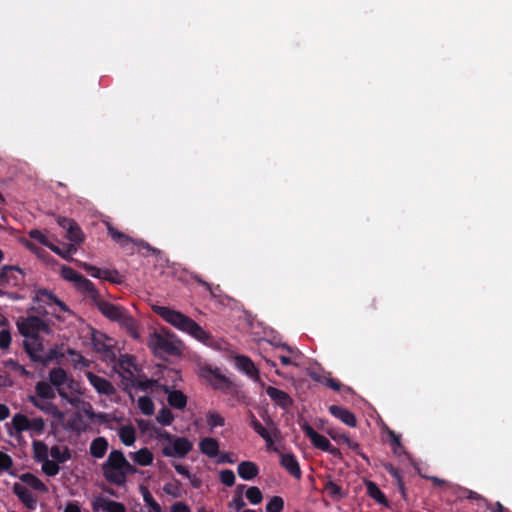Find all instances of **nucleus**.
I'll return each mask as SVG.
<instances>
[{
	"instance_id": "obj_36",
	"label": "nucleus",
	"mask_w": 512,
	"mask_h": 512,
	"mask_svg": "<svg viewBox=\"0 0 512 512\" xmlns=\"http://www.w3.org/2000/svg\"><path fill=\"white\" fill-rule=\"evenodd\" d=\"M133 460L141 466H148L153 462V454L148 448H141L133 454Z\"/></svg>"
},
{
	"instance_id": "obj_6",
	"label": "nucleus",
	"mask_w": 512,
	"mask_h": 512,
	"mask_svg": "<svg viewBox=\"0 0 512 512\" xmlns=\"http://www.w3.org/2000/svg\"><path fill=\"white\" fill-rule=\"evenodd\" d=\"M23 347L34 362L45 363L48 358L43 354V339L40 336L24 337Z\"/></svg>"
},
{
	"instance_id": "obj_25",
	"label": "nucleus",
	"mask_w": 512,
	"mask_h": 512,
	"mask_svg": "<svg viewBox=\"0 0 512 512\" xmlns=\"http://www.w3.org/2000/svg\"><path fill=\"white\" fill-rule=\"evenodd\" d=\"M383 467H384L385 471L394 478L395 484H396L401 496L405 499L406 498V488H405V484L403 481L401 470L399 468L395 467L391 463H385L383 465Z\"/></svg>"
},
{
	"instance_id": "obj_15",
	"label": "nucleus",
	"mask_w": 512,
	"mask_h": 512,
	"mask_svg": "<svg viewBox=\"0 0 512 512\" xmlns=\"http://www.w3.org/2000/svg\"><path fill=\"white\" fill-rule=\"evenodd\" d=\"M36 299L39 302H42L46 305H57L62 312L71 313L69 307L61 301L57 296H55L51 291L47 289H40L37 292Z\"/></svg>"
},
{
	"instance_id": "obj_13",
	"label": "nucleus",
	"mask_w": 512,
	"mask_h": 512,
	"mask_svg": "<svg viewBox=\"0 0 512 512\" xmlns=\"http://www.w3.org/2000/svg\"><path fill=\"white\" fill-rule=\"evenodd\" d=\"M302 430L304 434L310 439L314 447L322 451L329 449V445L331 444L330 441L325 436L315 431L314 428L308 423L302 425Z\"/></svg>"
},
{
	"instance_id": "obj_61",
	"label": "nucleus",
	"mask_w": 512,
	"mask_h": 512,
	"mask_svg": "<svg viewBox=\"0 0 512 512\" xmlns=\"http://www.w3.org/2000/svg\"><path fill=\"white\" fill-rule=\"evenodd\" d=\"M11 334L8 330L3 329L0 331V349L5 350L10 347Z\"/></svg>"
},
{
	"instance_id": "obj_8",
	"label": "nucleus",
	"mask_w": 512,
	"mask_h": 512,
	"mask_svg": "<svg viewBox=\"0 0 512 512\" xmlns=\"http://www.w3.org/2000/svg\"><path fill=\"white\" fill-rule=\"evenodd\" d=\"M93 305L97 307L103 316L114 322H117L119 319H121V316H123L124 312L126 311L124 307L103 300L101 296H99L98 299L93 302Z\"/></svg>"
},
{
	"instance_id": "obj_62",
	"label": "nucleus",
	"mask_w": 512,
	"mask_h": 512,
	"mask_svg": "<svg viewBox=\"0 0 512 512\" xmlns=\"http://www.w3.org/2000/svg\"><path fill=\"white\" fill-rule=\"evenodd\" d=\"M82 268L92 277L100 279L102 269L88 263H83Z\"/></svg>"
},
{
	"instance_id": "obj_28",
	"label": "nucleus",
	"mask_w": 512,
	"mask_h": 512,
	"mask_svg": "<svg viewBox=\"0 0 512 512\" xmlns=\"http://www.w3.org/2000/svg\"><path fill=\"white\" fill-rule=\"evenodd\" d=\"M20 480L36 491H39L42 493L48 492L47 485L41 479H39L37 476H35L32 473L27 472V473L22 474L20 476Z\"/></svg>"
},
{
	"instance_id": "obj_46",
	"label": "nucleus",
	"mask_w": 512,
	"mask_h": 512,
	"mask_svg": "<svg viewBox=\"0 0 512 512\" xmlns=\"http://www.w3.org/2000/svg\"><path fill=\"white\" fill-rule=\"evenodd\" d=\"M41 464L43 473L49 477L56 476L60 471L59 463L54 460L47 459L41 462Z\"/></svg>"
},
{
	"instance_id": "obj_26",
	"label": "nucleus",
	"mask_w": 512,
	"mask_h": 512,
	"mask_svg": "<svg viewBox=\"0 0 512 512\" xmlns=\"http://www.w3.org/2000/svg\"><path fill=\"white\" fill-rule=\"evenodd\" d=\"M235 362H236L237 367L241 371L246 373L248 376L258 377V373H259L258 369L256 368L255 364L249 357L244 356V355H238L235 358Z\"/></svg>"
},
{
	"instance_id": "obj_57",
	"label": "nucleus",
	"mask_w": 512,
	"mask_h": 512,
	"mask_svg": "<svg viewBox=\"0 0 512 512\" xmlns=\"http://www.w3.org/2000/svg\"><path fill=\"white\" fill-rule=\"evenodd\" d=\"M13 466V460L10 455L0 451V473L8 471Z\"/></svg>"
},
{
	"instance_id": "obj_35",
	"label": "nucleus",
	"mask_w": 512,
	"mask_h": 512,
	"mask_svg": "<svg viewBox=\"0 0 512 512\" xmlns=\"http://www.w3.org/2000/svg\"><path fill=\"white\" fill-rule=\"evenodd\" d=\"M51 251L61 256L63 259H70L71 255L76 252V247L73 243L65 244L63 247H59L50 242V245L47 246Z\"/></svg>"
},
{
	"instance_id": "obj_39",
	"label": "nucleus",
	"mask_w": 512,
	"mask_h": 512,
	"mask_svg": "<svg viewBox=\"0 0 512 512\" xmlns=\"http://www.w3.org/2000/svg\"><path fill=\"white\" fill-rule=\"evenodd\" d=\"M11 424L18 433L29 430V419L22 413L15 414L12 418Z\"/></svg>"
},
{
	"instance_id": "obj_17",
	"label": "nucleus",
	"mask_w": 512,
	"mask_h": 512,
	"mask_svg": "<svg viewBox=\"0 0 512 512\" xmlns=\"http://www.w3.org/2000/svg\"><path fill=\"white\" fill-rule=\"evenodd\" d=\"M328 410L331 415L341 420L347 426L355 427L357 425L356 416L348 409L338 405H331Z\"/></svg>"
},
{
	"instance_id": "obj_63",
	"label": "nucleus",
	"mask_w": 512,
	"mask_h": 512,
	"mask_svg": "<svg viewBox=\"0 0 512 512\" xmlns=\"http://www.w3.org/2000/svg\"><path fill=\"white\" fill-rule=\"evenodd\" d=\"M171 512H191V510L186 503L176 502L171 506Z\"/></svg>"
},
{
	"instance_id": "obj_54",
	"label": "nucleus",
	"mask_w": 512,
	"mask_h": 512,
	"mask_svg": "<svg viewBox=\"0 0 512 512\" xmlns=\"http://www.w3.org/2000/svg\"><path fill=\"white\" fill-rule=\"evenodd\" d=\"M219 478L221 483L227 487H231L235 484V474L232 470H222L219 474Z\"/></svg>"
},
{
	"instance_id": "obj_49",
	"label": "nucleus",
	"mask_w": 512,
	"mask_h": 512,
	"mask_svg": "<svg viewBox=\"0 0 512 512\" xmlns=\"http://www.w3.org/2000/svg\"><path fill=\"white\" fill-rule=\"evenodd\" d=\"M244 487H245L244 485H239L237 487L236 495L233 497L232 501L228 504V506L230 508H234L236 511H240L246 505V503L244 502L243 497H242V490Z\"/></svg>"
},
{
	"instance_id": "obj_21",
	"label": "nucleus",
	"mask_w": 512,
	"mask_h": 512,
	"mask_svg": "<svg viewBox=\"0 0 512 512\" xmlns=\"http://www.w3.org/2000/svg\"><path fill=\"white\" fill-rule=\"evenodd\" d=\"M199 450L209 458H216L219 455V441L212 437H205L199 442Z\"/></svg>"
},
{
	"instance_id": "obj_24",
	"label": "nucleus",
	"mask_w": 512,
	"mask_h": 512,
	"mask_svg": "<svg viewBox=\"0 0 512 512\" xmlns=\"http://www.w3.org/2000/svg\"><path fill=\"white\" fill-rule=\"evenodd\" d=\"M108 441L105 437H97L92 440L89 452L92 457L96 459L103 458L108 450Z\"/></svg>"
},
{
	"instance_id": "obj_1",
	"label": "nucleus",
	"mask_w": 512,
	"mask_h": 512,
	"mask_svg": "<svg viewBox=\"0 0 512 512\" xmlns=\"http://www.w3.org/2000/svg\"><path fill=\"white\" fill-rule=\"evenodd\" d=\"M153 311L170 325L201 342L210 339V335L198 323L179 311L165 306H154Z\"/></svg>"
},
{
	"instance_id": "obj_50",
	"label": "nucleus",
	"mask_w": 512,
	"mask_h": 512,
	"mask_svg": "<svg viewBox=\"0 0 512 512\" xmlns=\"http://www.w3.org/2000/svg\"><path fill=\"white\" fill-rule=\"evenodd\" d=\"M174 420V415L170 409L163 407L157 415V421L163 426H169Z\"/></svg>"
},
{
	"instance_id": "obj_43",
	"label": "nucleus",
	"mask_w": 512,
	"mask_h": 512,
	"mask_svg": "<svg viewBox=\"0 0 512 512\" xmlns=\"http://www.w3.org/2000/svg\"><path fill=\"white\" fill-rule=\"evenodd\" d=\"M206 422L211 430L216 427L225 425V418L215 411H208L206 414Z\"/></svg>"
},
{
	"instance_id": "obj_41",
	"label": "nucleus",
	"mask_w": 512,
	"mask_h": 512,
	"mask_svg": "<svg viewBox=\"0 0 512 512\" xmlns=\"http://www.w3.org/2000/svg\"><path fill=\"white\" fill-rule=\"evenodd\" d=\"M163 491L173 498H180L182 496L181 482L174 478L172 482L164 484Z\"/></svg>"
},
{
	"instance_id": "obj_5",
	"label": "nucleus",
	"mask_w": 512,
	"mask_h": 512,
	"mask_svg": "<svg viewBox=\"0 0 512 512\" xmlns=\"http://www.w3.org/2000/svg\"><path fill=\"white\" fill-rule=\"evenodd\" d=\"M120 365L124 369V371L128 374L127 376L121 374L124 390H127L129 386H132V387H136L142 391H146L148 389H151L155 385L156 381L153 379H145V380L136 379L133 372L128 368V366L132 365L130 360L121 361Z\"/></svg>"
},
{
	"instance_id": "obj_34",
	"label": "nucleus",
	"mask_w": 512,
	"mask_h": 512,
	"mask_svg": "<svg viewBox=\"0 0 512 512\" xmlns=\"http://www.w3.org/2000/svg\"><path fill=\"white\" fill-rule=\"evenodd\" d=\"M119 438L126 446H132L136 440V431L132 425L122 426L119 429Z\"/></svg>"
},
{
	"instance_id": "obj_11",
	"label": "nucleus",
	"mask_w": 512,
	"mask_h": 512,
	"mask_svg": "<svg viewBox=\"0 0 512 512\" xmlns=\"http://www.w3.org/2000/svg\"><path fill=\"white\" fill-rule=\"evenodd\" d=\"M12 490L28 509L34 510L36 508L37 498L26 486L16 482L13 484Z\"/></svg>"
},
{
	"instance_id": "obj_12",
	"label": "nucleus",
	"mask_w": 512,
	"mask_h": 512,
	"mask_svg": "<svg viewBox=\"0 0 512 512\" xmlns=\"http://www.w3.org/2000/svg\"><path fill=\"white\" fill-rule=\"evenodd\" d=\"M29 401L34 407H36L37 409L43 411L44 413H46L48 415H51L53 418H55L59 421L64 418V413L61 410H59V408L54 403H52L50 401L45 402V401L38 399L35 396H30Z\"/></svg>"
},
{
	"instance_id": "obj_47",
	"label": "nucleus",
	"mask_w": 512,
	"mask_h": 512,
	"mask_svg": "<svg viewBox=\"0 0 512 512\" xmlns=\"http://www.w3.org/2000/svg\"><path fill=\"white\" fill-rule=\"evenodd\" d=\"M138 407L144 415H151L154 412V403L148 396H142L138 399Z\"/></svg>"
},
{
	"instance_id": "obj_37",
	"label": "nucleus",
	"mask_w": 512,
	"mask_h": 512,
	"mask_svg": "<svg viewBox=\"0 0 512 512\" xmlns=\"http://www.w3.org/2000/svg\"><path fill=\"white\" fill-rule=\"evenodd\" d=\"M50 455L57 463H64L71 458L70 450L67 447L61 449L59 446L54 445L50 448Z\"/></svg>"
},
{
	"instance_id": "obj_29",
	"label": "nucleus",
	"mask_w": 512,
	"mask_h": 512,
	"mask_svg": "<svg viewBox=\"0 0 512 512\" xmlns=\"http://www.w3.org/2000/svg\"><path fill=\"white\" fill-rule=\"evenodd\" d=\"M33 456L37 463H41L49 459L50 450L48 446L40 440H35L32 443Z\"/></svg>"
},
{
	"instance_id": "obj_22",
	"label": "nucleus",
	"mask_w": 512,
	"mask_h": 512,
	"mask_svg": "<svg viewBox=\"0 0 512 512\" xmlns=\"http://www.w3.org/2000/svg\"><path fill=\"white\" fill-rule=\"evenodd\" d=\"M117 322L127 331V333L132 338L138 339L140 337L137 321L131 315H129L127 310L124 312L123 316H121V319H119Z\"/></svg>"
},
{
	"instance_id": "obj_27",
	"label": "nucleus",
	"mask_w": 512,
	"mask_h": 512,
	"mask_svg": "<svg viewBox=\"0 0 512 512\" xmlns=\"http://www.w3.org/2000/svg\"><path fill=\"white\" fill-rule=\"evenodd\" d=\"M367 494L374 499L378 504L385 507L389 506V502L385 494L380 490L378 485L373 481H366Z\"/></svg>"
},
{
	"instance_id": "obj_2",
	"label": "nucleus",
	"mask_w": 512,
	"mask_h": 512,
	"mask_svg": "<svg viewBox=\"0 0 512 512\" xmlns=\"http://www.w3.org/2000/svg\"><path fill=\"white\" fill-rule=\"evenodd\" d=\"M104 478L117 486L125 485L128 474H135L137 469L124 456L121 450H112L101 465Z\"/></svg>"
},
{
	"instance_id": "obj_7",
	"label": "nucleus",
	"mask_w": 512,
	"mask_h": 512,
	"mask_svg": "<svg viewBox=\"0 0 512 512\" xmlns=\"http://www.w3.org/2000/svg\"><path fill=\"white\" fill-rule=\"evenodd\" d=\"M171 443L172 447L165 446L162 449L166 457L184 458L193 448V443L186 437H176Z\"/></svg>"
},
{
	"instance_id": "obj_19",
	"label": "nucleus",
	"mask_w": 512,
	"mask_h": 512,
	"mask_svg": "<svg viewBox=\"0 0 512 512\" xmlns=\"http://www.w3.org/2000/svg\"><path fill=\"white\" fill-rule=\"evenodd\" d=\"M74 286L78 291L84 293L86 297H88L92 301V303L96 301L100 296V293L96 289L94 283L91 282L86 277H84L83 275L80 277V279L77 280Z\"/></svg>"
},
{
	"instance_id": "obj_30",
	"label": "nucleus",
	"mask_w": 512,
	"mask_h": 512,
	"mask_svg": "<svg viewBox=\"0 0 512 512\" xmlns=\"http://www.w3.org/2000/svg\"><path fill=\"white\" fill-rule=\"evenodd\" d=\"M107 231L110 237L122 247H126L128 244L135 243V241L123 232L118 231L110 223H106Z\"/></svg>"
},
{
	"instance_id": "obj_33",
	"label": "nucleus",
	"mask_w": 512,
	"mask_h": 512,
	"mask_svg": "<svg viewBox=\"0 0 512 512\" xmlns=\"http://www.w3.org/2000/svg\"><path fill=\"white\" fill-rule=\"evenodd\" d=\"M49 380L53 386L59 388L68 380L67 372L61 367L53 368L49 372Z\"/></svg>"
},
{
	"instance_id": "obj_4",
	"label": "nucleus",
	"mask_w": 512,
	"mask_h": 512,
	"mask_svg": "<svg viewBox=\"0 0 512 512\" xmlns=\"http://www.w3.org/2000/svg\"><path fill=\"white\" fill-rule=\"evenodd\" d=\"M17 328L23 337L39 336L40 332L50 333L49 325L38 316H28L18 321Z\"/></svg>"
},
{
	"instance_id": "obj_10",
	"label": "nucleus",
	"mask_w": 512,
	"mask_h": 512,
	"mask_svg": "<svg viewBox=\"0 0 512 512\" xmlns=\"http://www.w3.org/2000/svg\"><path fill=\"white\" fill-rule=\"evenodd\" d=\"M265 392L276 406L285 410L293 406V399L285 391L273 386H268L266 387Z\"/></svg>"
},
{
	"instance_id": "obj_18",
	"label": "nucleus",
	"mask_w": 512,
	"mask_h": 512,
	"mask_svg": "<svg viewBox=\"0 0 512 512\" xmlns=\"http://www.w3.org/2000/svg\"><path fill=\"white\" fill-rule=\"evenodd\" d=\"M5 286H20L24 283L25 274L19 266L5 265Z\"/></svg>"
},
{
	"instance_id": "obj_32",
	"label": "nucleus",
	"mask_w": 512,
	"mask_h": 512,
	"mask_svg": "<svg viewBox=\"0 0 512 512\" xmlns=\"http://www.w3.org/2000/svg\"><path fill=\"white\" fill-rule=\"evenodd\" d=\"M250 425L254 429V431L262 437L268 445L273 444V439L271 437V434L268 432V430L257 420L255 415L250 412Z\"/></svg>"
},
{
	"instance_id": "obj_56",
	"label": "nucleus",
	"mask_w": 512,
	"mask_h": 512,
	"mask_svg": "<svg viewBox=\"0 0 512 512\" xmlns=\"http://www.w3.org/2000/svg\"><path fill=\"white\" fill-rule=\"evenodd\" d=\"M344 444H346L351 450H353L363 460H365L367 464H369V458L365 453L362 452L359 443L351 440L350 438H344Z\"/></svg>"
},
{
	"instance_id": "obj_23",
	"label": "nucleus",
	"mask_w": 512,
	"mask_h": 512,
	"mask_svg": "<svg viewBox=\"0 0 512 512\" xmlns=\"http://www.w3.org/2000/svg\"><path fill=\"white\" fill-rule=\"evenodd\" d=\"M238 475L244 480H252L259 474L258 466L252 461H242L237 468Z\"/></svg>"
},
{
	"instance_id": "obj_40",
	"label": "nucleus",
	"mask_w": 512,
	"mask_h": 512,
	"mask_svg": "<svg viewBox=\"0 0 512 512\" xmlns=\"http://www.w3.org/2000/svg\"><path fill=\"white\" fill-rule=\"evenodd\" d=\"M324 490L332 499L335 500H339L345 496L342 487L332 480H329L324 484Z\"/></svg>"
},
{
	"instance_id": "obj_14",
	"label": "nucleus",
	"mask_w": 512,
	"mask_h": 512,
	"mask_svg": "<svg viewBox=\"0 0 512 512\" xmlns=\"http://www.w3.org/2000/svg\"><path fill=\"white\" fill-rule=\"evenodd\" d=\"M207 372L209 373L208 381L214 389L227 391L232 387V382L225 375H222L218 369L208 368Z\"/></svg>"
},
{
	"instance_id": "obj_59",
	"label": "nucleus",
	"mask_w": 512,
	"mask_h": 512,
	"mask_svg": "<svg viewBox=\"0 0 512 512\" xmlns=\"http://www.w3.org/2000/svg\"><path fill=\"white\" fill-rule=\"evenodd\" d=\"M45 429V422L41 417L29 419V430L35 431L38 434L43 433Z\"/></svg>"
},
{
	"instance_id": "obj_9",
	"label": "nucleus",
	"mask_w": 512,
	"mask_h": 512,
	"mask_svg": "<svg viewBox=\"0 0 512 512\" xmlns=\"http://www.w3.org/2000/svg\"><path fill=\"white\" fill-rule=\"evenodd\" d=\"M90 385L101 395L112 396L116 393L115 387L106 378L98 376L91 371L86 372Z\"/></svg>"
},
{
	"instance_id": "obj_45",
	"label": "nucleus",
	"mask_w": 512,
	"mask_h": 512,
	"mask_svg": "<svg viewBox=\"0 0 512 512\" xmlns=\"http://www.w3.org/2000/svg\"><path fill=\"white\" fill-rule=\"evenodd\" d=\"M101 500L103 501L101 508L106 512H126L125 505L120 502L109 499Z\"/></svg>"
},
{
	"instance_id": "obj_52",
	"label": "nucleus",
	"mask_w": 512,
	"mask_h": 512,
	"mask_svg": "<svg viewBox=\"0 0 512 512\" xmlns=\"http://www.w3.org/2000/svg\"><path fill=\"white\" fill-rule=\"evenodd\" d=\"M69 354L72 356V361L76 368H87L90 366V361L86 359L82 354L70 350Z\"/></svg>"
},
{
	"instance_id": "obj_42",
	"label": "nucleus",
	"mask_w": 512,
	"mask_h": 512,
	"mask_svg": "<svg viewBox=\"0 0 512 512\" xmlns=\"http://www.w3.org/2000/svg\"><path fill=\"white\" fill-rule=\"evenodd\" d=\"M66 237L75 244H80L84 241V235L79 225L74 222L67 231Z\"/></svg>"
},
{
	"instance_id": "obj_16",
	"label": "nucleus",
	"mask_w": 512,
	"mask_h": 512,
	"mask_svg": "<svg viewBox=\"0 0 512 512\" xmlns=\"http://www.w3.org/2000/svg\"><path fill=\"white\" fill-rule=\"evenodd\" d=\"M280 465L293 477L300 479L302 472L296 456L292 453H286L281 456Z\"/></svg>"
},
{
	"instance_id": "obj_31",
	"label": "nucleus",
	"mask_w": 512,
	"mask_h": 512,
	"mask_svg": "<svg viewBox=\"0 0 512 512\" xmlns=\"http://www.w3.org/2000/svg\"><path fill=\"white\" fill-rule=\"evenodd\" d=\"M35 392L38 399H45V400H51L56 397V393L52 386L45 382V381H39L35 385Z\"/></svg>"
},
{
	"instance_id": "obj_48",
	"label": "nucleus",
	"mask_w": 512,
	"mask_h": 512,
	"mask_svg": "<svg viewBox=\"0 0 512 512\" xmlns=\"http://www.w3.org/2000/svg\"><path fill=\"white\" fill-rule=\"evenodd\" d=\"M284 500L280 496H273L266 504V512H282Z\"/></svg>"
},
{
	"instance_id": "obj_60",
	"label": "nucleus",
	"mask_w": 512,
	"mask_h": 512,
	"mask_svg": "<svg viewBox=\"0 0 512 512\" xmlns=\"http://www.w3.org/2000/svg\"><path fill=\"white\" fill-rule=\"evenodd\" d=\"M448 492L454 495L456 499L461 500L466 498V493H468V489L457 484H451L449 485Z\"/></svg>"
},
{
	"instance_id": "obj_64",
	"label": "nucleus",
	"mask_w": 512,
	"mask_h": 512,
	"mask_svg": "<svg viewBox=\"0 0 512 512\" xmlns=\"http://www.w3.org/2000/svg\"><path fill=\"white\" fill-rule=\"evenodd\" d=\"M324 383L334 391H339L343 387V384L334 378H327Z\"/></svg>"
},
{
	"instance_id": "obj_58",
	"label": "nucleus",
	"mask_w": 512,
	"mask_h": 512,
	"mask_svg": "<svg viewBox=\"0 0 512 512\" xmlns=\"http://www.w3.org/2000/svg\"><path fill=\"white\" fill-rule=\"evenodd\" d=\"M29 237L35 241H37L38 243L44 245V246H48L50 245V241L48 240V238L46 237V235H44L40 230L38 229H32L30 232H29Z\"/></svg>"
},
{
	"instance_id": "obj_3",
	"label": "nucleus",
	"mask_w": 512,
	"mask_h": 512,
	"mask_svg": "<svg viewBox=\"0 0 512 512\" xmlns=\"http://www.w3.org/2000/svg\"><path fill=\"white\" fill-rule=\"evenodd\" d=\"M147 345L153 354L159 358L179 356L182 352V342L166 328L151 333Z\"/></svg>"
},
{
	"instance_id": "obj_51",
	"label": "nucleus",
	"mask_w": 512,
	"mask_h": 512,
	"mask_svg": "<svg viewBox=\"0 0 512 512\" xmlns=\"http://www.w3.org/2000/svg\"><path fill=\"white\" fill-rule=\"evenodd\" d=\"M246 498L249 500V502L251 504L256 505V504L261 503V501L263 499V495H262L261 490L258 487L252 486L247 489Z\"/></svg>"
},
{
	"instance_id": "obj_44",
	"label": "nucleus",
	"mask_w": 512,
	"mask_h": 512,
	"mask_svg": "<svg viewBox=\"0 0 512 512\" xmlns=\"http://www.w3.org/2000/svg\"><path fill=\"white\" fill-rule=\"evenodd\" d=\"M100 279L108 281L112 284H121L123 282V277L116 269H102Z\"/></svg>"
},
{
	"instance_id": "obj_53",
	"label": "nucleus",
	"mask_w": 512,
	"mask_h": 512,
	"mask_svg": "<svg viewBox=\"0 0 512 512\" xmlns=\"http://www.w3.org/2000/svg\"><path fill=\"white\" fill-rule=\"evenodd\" d=\"M61 275L63 279L73 282L74 284L77 282L78 279L82 276L79 272H77L75 269L64 266L61 270Z\"/></svg>"
},
{
	"instance_id": "obj_38",
	"label": "nucleus",
	"mask_w": 512,
	"mask_h": 512,
	"mask_svg": "<svg viewBox=\"0 0 512 512\" xmlns=\"http://www.w3.org/2000/svg\"><path fill=\"white\" fill-rule=\"evenodd\" d=\"M140 492L143 496L145 504L151 508L152 512H162L160 504L153 498L147 487L141 485Z\"/></svg>"
},
{
	"instance_id": "obj_20",
	"label": "nucleus",
	"mask_w": 512,
	"mask_h": 512,
	"mask_svg": "<svg viewBox=\"0 0 512 512\" xmlns=\"http://www.w3.org/2000/svg\"><path fill=\"white\" fill-rule=\"evenodd\" d=\"M165 392L168 394V404L179 410H183L187 405V396L180 390H171L169 387L165 388Z\"/></svg>"
},
{
	"instance_id": "obj_55",
	"label": "nucleus",
	"mask_w": 512,
	"mask_h": 512,
	"mask_svg": "<svg viewBox=\"0 0 512 512\" xmlns=\"http://www.w3.org/2000/svg\"><path fill=\"white\" fill-rule=\"evenodd\" d=\"M4 367L7 369H11L13 371L19 372L22 376H28L29 372L25 369L24 366L20 365L14 359H7L4 361Z\"/></svg>"
}]
</instances>
